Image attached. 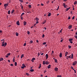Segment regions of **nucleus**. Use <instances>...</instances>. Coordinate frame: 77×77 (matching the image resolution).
<instances>
[{"mask_svg": "<svg viewBox=\"0 0 77 77\" xmlns=\"http://www.w3.org/2000/svg\"><path fill=\"white\" fill-rule=\"evenodd\" d=\"M10 13H11V11L10 10L8 11V14H10Z\"/></svg>", "mask_w": 77, "mask_h": 77, "instance_id": "obj_24", "label": "nucleus"}, {"mask_svg": "<svg viewBox=\"0 0 77 77\" xmlns=\"http://www.w3.org/2000/svg\"><path fill=\"white\" fill-rule=\"evenodd\" d=\"M11 55V54L10 53H8V54H7V55L8 56H10Z\"/></svg>", "mask_w": 77, "mask_h": 77, "instance_id": "obj_33", "label": "nucleus"}, {"mask_svg": "<svg viewBox=\"0 0 77 77\" xmlns=\"http://www.w3.org/2000/svg\"><path fill=\"white\" fill-rule=\"evenodd\" d=\"M36 41L37 43H38L39 42L38 40H36Z\"/></svg>", "mask_w": 77, "mask_h": 77, "instance_id": "obj_62", "label": "nucleus"}, {"mask_svg": "<svg viewBox=\"0 0 77 77\" xmlns=\"http://www.w3.org/2000/svg\"><path fill=\"white\" fill-rule=\"evenodd\" d=\"M54 62L56 63H57V59H55Z\"/></svg>", "mask_w": 77, "mask_h": 77, "instance_id": "obj_14", "label": "nucleus"}, {"mask_svg": "<svg viewBox=\"0 0 77 77\" xmlns=\"http://www.w3.org/2000/svg\"><path fill=\"white\" fill-rule=\"evenodd\" d=\"M34 71V69H31L30 70V71H31V72H33Z\"/></svg>", "mask_w": 77, "mask_h": 77, "instance_id": "obj_21", "label": "nucleus"}, {"mask_svg": "<svg viewBox=\"0 0 77 77\" xmlns=\"http://www.w3.org/2000/svg\"><path fill=\"white\" fill-rule=\"evenodd\" d=\"M23 57H24V54H22L21 56V58L22 59Z\"/></svg>", "mask_w": 77, "mask_h": 77, "instance_id": "obj_16", "label": "nucleus"}, {"mask_svg": "<svg viewBox=\"0 0 77 77\" xmlns=\"http://www.w3.org/2000/svg\"><path fill=\"white\" fill-rule=\"evenodd\" d=\"M45 56L46 57V59L47 60V59H48V54H46Z\"/></svg>", "mask_w": 77, "mask_h": 77, "instance_id": "obj_4", "label": "nucleus"}, {"mask_svg": "<svg viewBox=\"0 0 77 77\" xmlns=\"http://www.w3.org/2000/svg\"><path fill=\"white\" fill-rule=\"evenodd\" d=\"M46 44V42H44L42 43V44L43 45H45Z\"/></svg>", "mask_w": 77, "mask_h": 77, "instance_id": "obj_35", "label": "nucleus"}, {"mask_svg": "<svg viewBox=\"0 0 77 77\" xmlns=\"http://www.w3.org/2000/svg\"><path fill=\"white\" fill-rule=\"evenodd\" d=\"M24 67L23 66H21V68L22 69H24Z\"/></svg>", "mask_w": 77, "mask_h": 77, "instance_id": "obj_57", "label": "nucleus"}, {"mask_svg": "<svg viewBox=\"0 0 77 77\" xmlns=\"http://www.w3.org/2000/svg\"><path fill=\"white\" fill-rule=\"evenodd\" d=\"M71 19V17L70 16L69 17L68 20H69Z\"/></svg>", "mask_w": 77, "mask_h": 77, "instance_id": "obj_58", "label": "nucleus"}, {"mask_svg": "<svg viewBox=\"0 0 77 77\" xmlns=\"http://www.w3.org/2000/svg\"><path fill=\"white\" fill-rule=\"evenodd\" d=\"M72 40H73L72 38H69V41H72Z\"/></svg>", "mask_w": 77, "mask_h": 77, "instance_id": "obj_18", "label": "nucleus"}, {"mask_svg": "<svg viewBox=\"0 0 77 77\" xmlns=\"http://www.w3.org/2000/svg\"><path fill=\"white\" fill-rule=\"evenodd\" d=\"M71 69L73 70L74 69L73 67L72 66H71Z\"/></svg>", "mask_w": 77, "mask_h": 77, "instance_id": "obj_36", "label": "nucleus"}, {"mask_svg": "<svg viewBox=\"0 0 77 77\" xmlns=\"http://www.w3.org/2000/svg\"><path fill=\"white\" fill-rule=\"evenodd\" d=\"M41 67V64H40V65H39V66L38 67V68L39 69H40Z\"/></svg>", "mask_w": 77, "mask_h": 77, "instance_id": "obj_31", "label": "nucleus"}, {"mask_svg": "<svg viewBox=\"0 0 77 77\" xmlns=\"http://www.w3.org/2000/svg\"><path fill=\"white\" fill-rule=\"evenodd\" d=\"M22 66H23L24 68H26V66L25 65L24 63L22 64Z\"/></svg>", "mask_w": 77, "mask_h": 77, "instance_id": "obj_13", "label": "nucleus"}, {"mask_svg": "<svg viewBox=\"0 0 77 77\" xmlns=\"http://www.w3.org/2000/svg\"><path fill=\"white\" fill-rule=\"evenodd\" d=\"M35 20H36V21H38L39 20V19L38 18L36 17L35 19Z\"/></svg>", "mask_w": 77, "mask_h": 77, "instance_id": "obj_19", "label": "nucleus"}, {"mask_svg": "<svg viewBox=\"0 0 77 77\" xmlns=\"http://www.w3.org/2000/svg\"><path fill=\"white\" fill-rule=\"evenodd\" d=\"M77 4V2L76 1H75V2L74 3V5H76Z\"/></svg>", "mask_w": 77, "mask_h": 77, "instance_id": "obj_25", "label": "nucleus"}, {"mask_svg": "<svg viewBox=\"0 0 77 77\" xmlns=\"http://www.w3.org/2000/svg\"><path fill=\"white\" fill-rule=\"evenodd\" d=\"M16 24L17 25H18V26H20V23L19 21H17Z\"/></svg>", "mask_w": 77, "mask_h": 77, "instance_id": "obj_2", "label": "nucleus"}, {"mask_svg": "<svg viewBox=\"0 0 77 77\" xmlns=\"http://www.w3.org/2000/svg\"><path fill=\"white\" fill-rule=\"evenodd\" d=\"M70 43L71 44L72 43V41H70Z\"/></svg>", "mask_w": 77, "mask_h": 77, "instance_id": "obj_61", "label": "nucleus"}, {"mask_svg": "<svg viewBox=\"0 0 77 77\" xmlns=\"http://www.w3.org/2000/svg\"><path fill=\"white\" fill-rule=\"evenodd\" d=\"M41 5H42V6H43L44 5V4H42V3L41 4Z\"/></svg>", "mask_w": 77, "mask_h": 77, "instance_id": "obj_64", "label": "nucleus"}, {"mask_svg": "<svg viewBox=\"0 0 77 77\" xmlns=\"http://www.w3.org/2000/svg\"><path fill=\"white\" fill-rule=\"evenodd\" d=\"M25 14V13H23L21 15V17H22L23 16V15H24Z\"/></svg>", "mask_w": 77, "mask_h": 77, "instance_id": "obj_23", "label": "nucleus"}, {"mask_svg": "<svg viewBox=\"0 0 77 77\" xmlns=\"http://www.w3.org/2000/svg\"><path fill=\"white\" fill-rule=\"evenodd\" d=\"M75 16H74L72 18V20H74L75 19Z\"/></svg>", "mask_w": 77, "mask_h": 77, "instance_id": "obj_47", "label": "nucleus"}, {"mask_svg": "<svg viewBox=\"0 0 77 77\" xmlns=\"http://www.w3.org/2000/svg\"><path fill=\"white\" fill-rule=\"evenodd\" d=\"M19 1L21 3L23 2V0H19Z\"/></svg>", "mask_w": 77, "mask_h": 77, "instance_id": "obj_29", "label": "nucleus"}, {"mask_svg": "<svg viewBox=\"0 0 77 77\" xmlns=\"http://www.w3.org/2000/svg\"><path fill=\"white\" fill-rule=\"evenodd\" d=\"M65 5H66V4L65 3H63V6L64 7L65 6Z\"/></svg>", "mask_w": 77, "mask_h": 77, "instance_id": "obj_32", "label": "nucleus"}, {"mask_svg": "<svg viewBox=\"0 0 77 77\" xmlns=\"http://www.w3.org/2000/svg\"><path fill=\"white\" fill-rule=\"evenodd\" d=\"M26 43H24V45H23V46H26Z\"/></svg>", "mask_w": 77, "mask_h": 77, "instance_id": "obj_43", "label": "nucleus"}, {"mask_svg": "<svg viewBox=\"0 0 77 77\" xmlns=\"http://www.w3.org/2000/svg\"><path fill=\"white\" fill-rule=\"evenodd\" d=\"M62 29H61V30L60 31V32H62Z\"/></svg>", "mask_w": 77, "mask_h": 77, "instance_id": "obj_45", "label": "nucleus"}, {"mask_svg": "<svg viewBox=\"0 0 77 77\" xmlns=\"http://www.w3.org/2000/svg\"><path fill=\"white\" fill-rule=\"evenodd\" d=\"M45 36V35L44 34H43V35H42V38H43Z\"/></svg>", "mask_w": 77, "mask_h": 77, "instance_id": "obj_44", "label": "nucleus"}, {"mask_svg": "<svg viewBox=\"0 0 77 77\" xmlns=\"http://www.w3.org/2000/svg\"><path fill=\"white\" fill-rule=\"evenodd\" d=\"M9 4H8H8H4V6L5 7H6Z\"/></svg>", "mask_w": 77, "mask_h": 77, "instance_id": "obj_5", "label": "nucleus"}, {"mask_svg": "<svg viewBox=\"0 0 77 77\" xmlns=\"http://www.w3.org/2000/svg\"><path fill=\"white\" fill-rule=\"evenodd\" d=\"M72 26L71 25H69L68 27V28L69 29H71L72 28Z\"/></svg>", "mask_w": 77, "mask_h": 77, "instance_id": "obj_6", "label": "nucleus"}, {"mask_svg": "<svg viewBox=\"0 0 77 77\" xmlns=\"http://www.w3.org/2000/svg\"><path fill=\"white\" fill-rule=\"evenodd\" d=\"M54 70L55 71H58V68L57 67H55V68H54Z\"/></svg>", "mask_w": 77, "mask_h": 77, "instance_id": "obj_3", "label": "nucleus"}, {"mask_svg": "<svg viewBox=\"0 0 77 77\" xmlns=\"http://www.w3.org/2000/svg\"><path fill=\"white\" fill-rule=\"evenodd\" d=\"M26 75H29V74L28 73H26Z\"/></svg>", "mask_w": 77, "mask_h": 77, "instance_id": "obj_49", "label": "nucleus"}, {"mask_svg": "<svg viewBox=\"0 0 77 77\" xmlns=\"http://www.w3.org/2000/svg\"><path fill=\"white\" fill-rule=\"evenodd\" d=\"M5 46V43H2V46L3 47Z\"/></svg>", "mask_w": 77, "mask_h": 77, "instance_id": "obj_38", "label": "nucleus"}, {"mask_svg": "<svg viewBox=\"0 0 77 77\" xmlns=\"http://www.w3.org/2000/svg\"><path fill=\"white\" fill-rule=\"evenodd\" d=\"M15 11V10H13L11 12V14H13L14 13V12Z\"/></svg>", "mask_w": 77, "mask_h": 77, "instance_id": "obj_20", "label": "nucleus"}, {"mask_svg": "<svg viewBox=\"0 0 77 77\" xmlns=\"http://www.w3.org/2000/svg\"><path fill=\"white\" fill-rule=\"evenodd\" d=\"M57 77H62L61 75H58L57 76Z\"/></svg>", "mask_w": 77, "mask_h": 77, "instance_id": "obj_56", "label": "nucleus"}, {"mask_svg": "<svg viewBox=\"0 0 77 77\" xmlns=\"http://www.w3.org/2000/svg\"><path fill=\"white\" fill-rule=\"evenodd\" d=\"M40 55V54H39V53L38 52V56H39Z\"/></svg>", "mask_w": 77, "mask_h": 77, "instance_id": "obj_50", "label": "nucleus"}, {"mask_svg": "<svg viewBox=\"0 0 77 77\" xmlns=\"http://www.w3.org/2000/svg\"><path fill=\"white\" fill-rule=\"evenodd\" d=\"M15 66H17V62H15Z\"/></svg>", "mask_w": 77, "mask_h": 77, "instance_id": "obj_26", "label": "nucleus"}, {"mask_svg": "<svg viewBox=\"0 0 77 77\" xmlns=\"http://www.w3.org/2000/svg\"><path fill=\"white\" fill-rule=\"evenodd\" d=\"M64 7L65 8H66L67 7V5H65V6H64Z\"/></svg>", "mask_w": 77, "mask_h": 77, "instance_id": "obj_42", "label": "nucleus"}, {"mask_svg": "<svg viewBox=\"0 0 77 77\" xmlns=\"http://www.w3.org/2000/svg\"><path fill=\"white\" fill-rule=\"evenodd\" d=\"M73 58V54H71V59H72Z\"/></svg>", "mask_w": 77, "mask_h": 77, "instance_id": "obj_9", "label": "nucleus"}, {"mask_svg": "<svg viewBox=\"0 0 77 77\" xmlns=\"http://www.w3.org/2000/svg\"><path fill=\"white\" fill-rule=\"evenodd\" d=\"M68 47H69V49H70L71 48V46L70 45H69L68 46Z\"/></svg>", "mask_w": 77, "mask_h": 77, "instance_id": "obj_30", "label": "nucleus"}, {"mask_svg": "<svg viewBox=\"0 0 77 77\" xmlns=\"http://www.w3.org/2000/svg\"><path fill=\"white\" fill-rule=\"evenodd\" d=\"M35 59L34 57H33L31 61H34L35 60Z\"/></svg>", "mask_w": 77, "mask_h": 77, "instance_id": "obj_11", "label": "nucleus"}, {"mask_svg": "<svg viewBox=\"0 0 77 77\" xmlns=\"http://www.w3.org/2000/svg\"><path fill=\"white\" fill-rule=\"evenodd\" d=\"M8 57H9V56L8 55H6V58H8Z\"/></svg>", "mask_w": 77, "mask_h": 77, "instance_id": "obj_54", "label": "nucleus"}, {"mask_svg": "<svg viewBox=\"0 0 77 77\" xmlns=\"http://www.w3.org/2000/svg\"><path fill=\"white\" fill-rule=\"evenodd\" d=\"M16 36H18V33H17V32H16Z\"/></svg>", "mask_w": 77, "mask_h": 77, "instance_id": "obj_22", "label": "nucleus"}, {"mask_svg": "<svg viewBox=\"0 0 77 77\" xmlns=\"http://www.w3.org/2000/svg\"><path fill=\"white\" fill-rule=\"evenodd\" d=\"M15 57H14V58L13 59V62H15Z\"/></svg>", "mask_w": 77, "mask_h": 77, "instance_id": "obj_28", "label": "nucleus"}, {"mask_svg": "<svg viewBox=\"0 0 77 77\" xmlns=\"http://www.w3.org/2000/svg\"><path fill=\"white\" fill-rule=\"evenodd\" d=\"M46 22V20H45L43 23V24H44Z\"/></svg>", "mask_w": 77, "mask_h": 77, "instance_id": "obj_27", "label": "nucleus"}, {"mask_svg": "<svg viewBox=\"0 0 77 77\" xmlns=\"http://www.w3.org/2000/svg\"><path fill=\"white\" fill-rule=\"evenodd\" d=\"M60 58L62 57V53H60Z\"/></svg>", "mask_w": 77, "mask_h": 77, "instance_id": "obj_8", "label": "nucleus"}, {"mask_svg": "<svg viewBox=\"0 0 77 77\" xmlns=\"http://www.w3.org/2000/svg\"><path fill=\"white\" fill-rule=\"evenodd\" d=\"M69 58H71V55H69Z\"/></svg>", "mask_w": 77, "mask_h": 77, "instance_id": "obj_63", "label": "nucleus"}, {"mask_svg": "<svg viewBox=\"0 0 77 77\" xmlns=\"http://www.w3.org/2000/svg\"><path fill=\"white\" fill-rule=\"evenodd\" d=\"M10 66H14V65H13V64H11V65H10Z\"/></svg>", "mask_w": 77, "mask_h": 77, "instance_id": "obj_55", "label": "nucleus"}, {"mask_svg": "<svg viewBox=\"0 0 77 77\" xmlns=\"http://www.w3.org/2000/svg\"><path fill=\"white\" fill-rule=\"evenodd\" d=\"M63 39L61 40L60 42H62L63 41Z\"/></svg>", "mask_w": 77, "mask_h": 77, "instance_id": "obj_53", "label": "nucleus"}, {"mask_svg": "<svg viewBox=\"0 0 77 77\" xmlns=\"http://www.w3.org/2000/svg\"><path fill=\"white\" fill-rule=\"evenodd\" d=\"M45 64L46 65H48V64H49V62L48 61H46Z\"/></svg>", "mask_w": 77, "mask_h": 77, "instance_id": "obj_12", "label": "nucleus"}, {"mask_svg": "<svg viewBox=\"0 0 77 77\" xmlns=\"http://www.w3.org/2000/svg\"><path fill=\"white\" fill-rule=\"evenodd\" d=\"M70 9V8H67L66 9V11H68L69 9Z\"/></svg>", "mask_w": 77, "mask_h": 77, "instance_id": "obj_15", "label": "nucleus"}, {"mask_svg": "<svg viewBox=\"0 0 77 77\" xmlns=\"http://www.w3.org/2000/svg\"><path fill=\"white\" fill-rule=\"evenodd\" d=\"M75 37L76 38H77V35H76V36L75 35Z\"/></svg>", "mask_w": 77, "mask_h": 77, "instance_id": "obj_60", "label": "nucleus"}, {"mask_svg": "<svg viewBox=\"0 0 77 77\" xmlns=\"http://www.w3.org/2000/svg\"><path fill=\"white\" fill-rule=\"evenodd\" d=\"M45 61H43V65H45Z\"/></svg>", "mask_w": 77, "mask_h": 77, "instance_id": "obj_48", "label": "nucleus"}, {"mask_svg": "<svg viewBox=\"0 0 77 77\" xmlns=\"http://www.w3.org/2000/svg\"><path fill=\"white\" fill-rule=\"evenodd\" d=\"M7 45V43L6 42H5L4 44L5 46H6V45Z\"/></svg>", "mask_w": 77, "mask_h": 77, "instance_id": "obj_40", "label": "nucleus"}, {"mask_svg": "<svg viewBox=\"0 0 77 77\" xmlns=\"http://www.w3.org/2000/svg\"><path fill=\"white\" fill-rule=\"evenodd\" d=\"M73 70L74 71V72H75V73H76V71L75 70V69H74Z\"/></svg>", "mask_w": 77, "mask_h": 77, "instance_id": "obj_52", "label": "nucleus"}, {"mask_svg": "<svg viewBox=\"0 0 77 77\" xmlns=\"http://www.w3.org/2000/svg\"><path fill=\"white\" fill-rule=\"evenodd\" d=\"M68 52H66V53H65V54H66V55H67V54H68Z\"/></svg>", "mask_w": 77, "mask_h": 77, "instance_id": "obj_37", "label": "nucleus"}, {"mask_svg": "<svg viewBox=\"0 0 77 77\" xmlns=\"http://www.w3.org/2000/svg\"><path fill=\"white\" fill-rule=\"evenodd\" d=\"M51 13H49L48 14V16L50 17L51 16Z\"/></svg>", "mask_w": 77, "mask_h": 77, "instance_id": "obj_17", "label": "nucleus"}, {"mask_svg": "<svg viewBox=\"0 0 77 77\" xmlns=\"http://www.w3.org/2000/svg\"><path fill=\"white\" fill-rule=\"evenodd\" d=\"M0 59H1V61H2L3 60V59L2 57Z\"/></svg>", "mask_w": 77, "mask_h": 77, "instance_id": "obj_39", "label": "nucleus"}, {"mask_svg": "<svg viewBox=\"0 0 77 77\" xmlns=\"http://www.w3.org/2000/svg\"><path fill=\"white\" fill-rule=\"evenodd\" d=\"M27 34L29 35L30 34V32H29V31H28Z\"/></svg>", "mask_w": 77, "mask_h": 77, "instance_id": "obj_41", "label": "nucleus"}, {"mask_svg": "<svg viewBox=\"0 0 77 77\" xmlns=\"http://www.w3.org/2000/svg\"><path fill=\"white\" fill-rule=\"evenodd\" d=\"M30 43H32V42H32V40H31L30 41Z\"/></svg>", "mask_w": 77, "mask_h": 77, "instance_id": "obj_46", "label": "nucleus"}, {"mask_svg": "<svg viewBox=\"0 0 77 77\" xmlns=\"http://www.w3.org/2000/svg\"><path fill=\"white\" fill-rule=\"evenodd\" d=\"M26 24H27V23L26 22H25V21H24V22L23 23V24L24 26H26Z\"/></svg>", "mask_w": 77, "mask_h": 77, "instance_id": "obj_10", "label": "nucleus"}, {"mask_svg": "<svg viewBox=\"0 0 77 77\" xmlns=\"http://www.w3.org/2000/svg\"><path fill=\"white\" fill-rule=\"evenodd\" d=\"M69 57V56H67V58H66V59H68Z\"/></svg>", "mask_w": 77, "mask_h": 77, "instance_id": "obj_59", "label": "nucleus"}, {"mask_svg": "<svg viewBox=\"0 0 77 77\" xmlns=\"http://www.w3.org/2000/svg\"><path fill=\"white\" fill-rule=\"evenodd\" d=\"M77 63V61H75V62H73V63H72V65L73 66H75V65H76V63Z\"/></svg>", "mask_w": 77, "mask_h": 77, "instance_id": "obj_1", "label": "nucleus"}, {"mask_svg": "<svg viewBox=\"0 0 77 77\" xmlns=\"http://www.w3.org/2000/svg\"><path fill=\"white\" fill-rule=\"evenodd\" d=\"M29 8H31V5H29Z\"/></svg>", "mask_w": 77, "mask_h": 77, "instance_id": "obj_34", "label": "nucleus"}, {"mask_svg": "<svg viewBox=\"0 0 77 77\" xmlns=\"http://www.w3.org/2000/svg\"><path fill=\"white\" fill-rule=\"evenodd\" d=\"M39 22H38V21H37V22H36V23L37 24Z\"/></svg>", "mask_w": 77, "mask_h": 77, "instance_id": "obj_51", "label": "nucleus"}, {"mask_svg": "<svg viewBox=\"0 0 77 77\" xmlns=\"http://www.w3.org/2000/svg\"><path fill=\"white\" fill-rule=\"evenodd\" d=\"M51 65L50 64L48 66V69L50 68H51Z\"/></svg>", "mask_w": 77, "mask_h": 77, "instance_id": "obj_7", "label": "nucleus"}]
</instances>
